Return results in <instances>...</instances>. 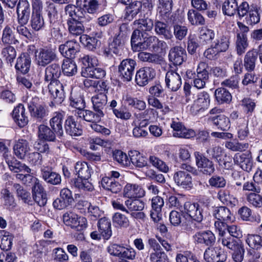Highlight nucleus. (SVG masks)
Returning <instances> with one entry per match:
<instances>
[{"mask_svg": "<svg viewBox=\"0 0 262 262\" xmlns=\"http://www.w3.org/2000/svg\"><path fill=\"white\" fill-rule=\"evenodd\" d=\"M143 11L141 4L138 1H134L126 8L125 18L128 20H132L137 15Z\"/></svg>", "mask_w": 262, "mask_h": 262, "instance_id": "nucleus-53", "label": "nucleus"}, {"mask_svg": "<svg viewBox=\"0 0 262 262\" xmlns=\"http://www.w3.org/2000/svg\"><path fill=\"white\" fill-rule=\"evenodd\" d=\"M192 240L195 245L205 246L208 248L215 244L216 237L211 231L202 230L195 232L193 235Z\"/></svg>", "mask_w": 262, "mask_h": 262, "instance_id": "nucleus-6", "label": "nucleus"}, {"mask_svg": "<svg viewBox=\"0 0 262 262\" xmlns=\"http://www.w3.org/2000/svg\"><path fill=\"white\" fill-rule=\"evenodd\" d=\"M136 62L131 58L123 59L119 66L118 70L124 81H129L134 74Z\"/></svg>", "mask_w": 262, "mask_h": 262, "instance_id": "nucleus-9", "label": "nucleus"}, {"mask_svg": "<svg viewBox=\"0 0 262 262\" xmlns=\"http://www.w3.org/2000/svg\"><path fill=\"white\" fill-rule=\"evenodd\" d=\"M144 190L136 184H127L123 189V195L128 199L140 198L144 195Z\"/></svg>", "mask_w": 262, "mask_h": 262, "instance_id": "nucleus-27", "label": "nucleus"}, {"mask_svg": "<svg viewBox=\"0 0 262 262\" xmlns=\"http://www.w3.org/2000/svg\"><path fill=\"white\" fill-rule=\"evenodd\" d=\"M131 46L134 52H140L145 50H151L158 51L160 49H162L166 46V42L163 40H160L156 36L143 34L141 37H139V33L135 32L133 40H130Z\"/></svg>", "mask_w": 262, "mask_h": 262, "instance_id": "nucleus-2", "label": "nucleus"}, {"mask_svg": "<svg viewBox=\"0 0 262 262\" xmlns=\"http://www.w3.org/2000/svg\"><path fill=\"white\" fill-rule=\"evenodd\" d=\"M102 187L112 193H117L122 189L121 185L110 177H104L101 180Z\"/></svg>", "mask_w": 262, "mask_h": 262, "instance_id": "nucleus-45", "label": "nucleus"}, {"mask_svg": "<svg viewBox=\"0 0 262 262\" xmlns=\"http://www.w3.org/2000/svg\"><path fill=\"white\" fill-rule=\"evenodd\" d=\"M248 46L246 34L237 33L236 40V49L237 54L241 55L245 53Z\"/></svg>", "mask_w": 262, "mask_h": 262, "instance_id": "nucleus-59", "label": "nucleus"}, {"mask_svg": "<svg viewBox=\"0 0 262 262\" xmlns=\"http://www.w3.org/2000/svg\"><path fill=\"white\" fill-rule=\"evenodd\" d=\"M76 174L79 178L89 179L91 178L92 169L85 162H77L75 166Z\"/></svg>", "mask_w": 262, "mask_h": 262, "instance_id": "nucleus-47", "label": "nucleus"}, {"mask_svg": "<svg viewBox=\"0 0 262 262\" xmlns=\"http://www.w3.org/2000/svg\"><path fill=\"white\" fill-rule=\"evenodd\" d=\"M70 105L78 111L82 110L85 107V103L83 96L78 94L71 93L70 98Z\"/></svg>", "mask_w": 262, "mask_h": 262, "instance_id": "nucleus-63", "label": "nucleus"}, {"mask_svg": "<svg viewBox=\"0 0 262 262\" xmlns=\"http://www.w3.org/2000/svg\"><path fill=\"white\" fill-rule=\"evenodd\" d=\"M168 58L173 65L180 66L186 60V50L181 46H175L169 50Z\"/></svg>", "mask_w": 262, "mask_h": 262, "instance_id": "nucleus-16", "label": "nucleus"}, {"mask_svg": "<svg viewBox=\"0 0 262 262\" xmlns=\"http://www.w3.org/2000/svg\"><path fill=\"white\" fill-rule=\"evenodd\" d=\"M219 228V241L221 242L223 246L226 247L230 250L235 249L236 246L239 244L238 241L230 235H226L225 232V228L223 226Z\"/></svg>", "mask_w": 262, "mask_h": 262, "instance_id": "nucleus-32", "label": "nucleus"}, {"mask_svg": "<svg viewBox=\"0 0 262 262\" xmlns=\"http://www.w3.org/2000/svg\"><path fill=\"white\" fill-rule=\"evenodd\" d=\"M134 24L137 27V29L133 31L131 40H133L135 32H138L139 37H141L143 34H145V35H147V32L151 31L154 26L153 21L148 18L136 20L134 22Z\"/></svg>", "mask_w": 262, "mask_h": 262, "instance_id": "nucleus-22", "label": "nucleus"}, {"mask_svg": "<svg viewBox=\"0 0 262 262\" xmlns=\"http://www.w3.org/2000/svg\"><path fill=\"white\" fill-rule=\"evenodd\" d=\"M91 101L95 112H98L99 116H104V108L107 102L106 93L100 92L94 95L91 98Z\"/></svg>", "mask_w": 262, "mask_h": 262, "instance_id": "nucleus-18", "label": "nucleus"}, {"mask_svg": "<svg viewBox=\"0 0 262 262\" xmlns=\"http://www.w3.org/2000/svg\"><path fill=\"white\" fill-rule=\"evenodd\" d=\"M210 104V96L205 91L197 95L196 99L194 100L190 107V112L193 115H196L200 112L207 109Z\"/></svg>", "mask_w": 262, "mask_h": 262, "instance_id": "nucleus-10", "label": "nucleus"}, {"mask_svg": "<svg viewBox=\"0 0 262 262\" xmlns=\"http://www.w3.org/2000/svg\"><path fill=\"white\" fill-rule=\"evenodd\" d=\"M233 161L243 170L247 172H250L253 166L251 153L248 151L244 153L235 154L233 157Z\"/></svg>", "mask_w": 262, "mask_h": 262, "instance_id": "nucleus-12", "label": "nucleus"}, {"mask_svg": "<svg viewBox=\"0 0 262 262\" xmlns=\"http://www.w3.org/2000/svg\"><path fill=\"white\" fill-rule=\"evenodd\" d=\"M35 57L37 64L45 67L57 59L56 50L50 46L40 48L35 51Z\"/></svg>", "mask_w": 262, "mask_h": 262, "instance_id": "nucleus-4", "label": "nucleus"}, {"mask_svg": "<svg viewBox=\"0 0 262 262\" xmlns=\"http://www.w3.org/2000/svg\"><path fill=\"white\" fill-rule=\"evenodd\" d=\"M13 189L16 191L17 196L20 198L26 204L32 205L33 201L32 200L30 193L25 189L24 187L19 184L14 183L13 185Z\"/></svg>", "mask_w": 262, "mask_h": 262, "instance_id": "nucleus-48", "label": "nucleus"}, {"mask_svg": "<svg viewBox=\"0 0 262 262\" xmlns=\"http://www.w3.org/2000/svg\"><path fill=\"white\" fill-rule=\"evenodd\" d=\"M130 161L137 167L142 168L147 165V158L139 151H130Z\"/></svg>", "mask_w": 262, "mask_h": 262, "instance_id": "nucleus-52", "label": "nucleus"}, {"mask_svg": "<svg viewBox=\"0 0 262 262\" xmlns=\"http://www.w3.org/2000/svg\"><path fill=\"white\" fill-rule=\"evenodd\" d=\"M1 194L6 208L10 211L13 210L17 205L14 195L7 188L2 189Z\"/></svg>", "mask_w": 262, "mask_h": 262, "instance_id": "nucleus-43", "label": "nucleus"}, {"mask_svg": "<svg viewBox=\"0 0 262 262\" xmlns=\"http://www.w3.org/2000/svg\"><path fill=\"white\" fill-rule=\"evenodd\" d=\"M64 129L67 134L71 136H79L82 133L81 125L72 116H68L66 119L64 123Z\"/></svg>", "mask_w": 262, "mask_h": 262, "instance_id": "nucleus-24", "label": "nucleus"}, {"mask_svg": "<svg viewBox=\"0 0 262 262\" xmlns=\"http://www.w3.org/2000/svg\"><path fill=\"white\" fill-rule=\"evenodd\" d=\"M189 22L194 26L203 25L205 20L203 15L195 10H189L187 13Z\"/></svg>", "mask_w": 262, "mask_h": 262, "instance_id": "nucleus-58", "label": "nucleus"}, {"mask_svg": "<svg viewBox=\"0 0 262 262\" xmlns=\"http://www.w3.org/2000/svg\"><path fill=\"white\" fill-rule=\"evenodd\" d=\"M64 116L63 112H55L49 121L51 127L59 137H62L63 134L62 121Z\"/></svg>", "mask_w": 262, "mask_h": 262, "instance_id": "nucleus-26", "label": "nucleus"}, {"mask_svg": "<svg viewBox=\"0 0 262 262\" xmlns=\"http://www.w3.org/2000/svg\"><path fill=\"white\" fill-rule=\"evenodd\" d=\"M56 133L47 125L41 124L38 127L37 135L39 140L48 142L56 140Z\"/></svg>", "mask_w": 262, "mask_h": 262, "instance_id": "nucleus-33", "label": "nucleus"}, {"mask_svg": "<svg viewBox=\"0 0 262 262\" xmlns=\"http://www.w3.org/2000/svg\"><path fill=\"white\" fill-rule=\"evenodd\" d=\"M59 51L67 59H72L79 51V44L74 40H69L59 46Z\"/></svg>", "mask_w": 262, "mask_h": 262, "instance_id": "nucleus-19", "label": "nucleus"}, {"mask_svg": "<svg viewBox=\"0 0 262 262\" xmlns=\"http://www.w3.org/2000/svg\"><path fill=\"white\" fill-rule=\"evenodd\" d=\"M213 216L217 220L214 222V227L217 223H229L234 221L230 209L225 206L215 207L212 212Z\"/></svg>", "mask_w": 262, "mask_h": 262, "instance_id": "nucleus-14", "label": "nucleus"}, {"mask_svg": "<svg viewBox=\"0 0 262 262\" xmlns=\"http://www.w3.org/2000/svg\"><path fill=\"white\" fill-rule=\"evenodd\" d=\"M13 150L15 156L19 159H24L30 150L29 142L26 140L20 139L16 141Z\"/></svg>", "mask_w": 262, "mask_h": 262, "instance_id": "nucleus-37", "label": "nucleus"}, {"mask_svg": "<svg viewBox=\"0 0 262 262\" xmlns=\"http://www.w3.org/2000/svg\"><path fill=\"white\" fill-rule=\"evenodd\" d=\"M89 179L78 178L71 180V184L80 191H92L94 187L91 183L88 181Z\"/></svg>", "mask_w": 262, "mask_h": 262, "instance_id": "nucleus-54", "label": "nucleus"}, {"mask_svg": "<svg viewBox=\"0 0 262 262\" xmlns=\"http://www.w3.org/2000/svg\"><path fill=\"white\" fill-rule=\"evenodd\" d=\"M195 162L199 171L206 176H211L215 171L213 162L203 154L199 151L194 152Z\"/></svg>", "mask_w": 262, "mask_h": 262, "instance_id": "nucleus-5", "label": "nucleus"}, {"mask_svg": "<svg viewBox=\"0 0 262 262\" xmlns=\"http://www.w3.org/2000/svg\"><path fill=\"white\" fill-rule=\"evenodd\" d=\"M39 103L38 97H32L28 99V107L31 117L38 121H41L48 116L49 111L46 104Z\"/></svg>", "mask_w": 262, "mask_h": 262, "instance_id": "nucleus-3", "label": "nucleus"}, {"mask_svg": "<svg viewBox=\"0 0 262 262\" xmlns=\"http://www.w3.org/2000/svg\"><path fill=\"white\" fill-rule=\"evenodd\" d=\"M31 62L30 56L27 53H23L17 59L15 68L22 74H26L29 71Z\"/></svg>", "mask_w": 262, "mask_h": 262, "instance_id": "nucleus-36", "label": "nucleus"}, {"mask_svg": "<svg viewBox=\"0 0 262 262\" xmlns=\"http://www.w3.org/2000/svg\"><path fill=\"white\" fill-rule=\"evenodd\" d=\"M61 75L60 66L57 63H52L48 66L45 70V80L52 82L53 81H59L58 78Z\"/></svg>", "mask_w": 262, "mask_h": 262, "instance_id": "nucleus-35", "label": "nucleus"}, {"mask_svg": "<svg viewBox=\"0 0 262 262\" xmlns=\"http://www.w3.org/2000/svg\"><path fill=\"white\" fill-rule=\"evenodd\" d=\"M239 0H225L222 6L224 15L233 16L236 12L240 19L245 18L246 24L253 26L257 24L260 19V8L256 4L250 5L247 1H243L238 5Z\"/></svg>", "mask_w": 262, "mask_h": 262, "instance_id": "nucleus-1", "label": "nucleus"}, {"mask_svg": "<svg viewBox=\"0 0 262 262\" xmlns=\"http://www.w3.org/2000/svg\"><path fill=\"white\" fill-rule=\"evenodd\" d=\"M64 10L66 14L70 17V19L84 24L89 20V17H86L88 16L86 12L82 8L68 5L65 7Z\"/></svg>", "mask_w": 262, "mask_h": 262, "instance_id": "nucleus-13", "label": "nucleus"}, {"mask_svg": "<svg viewBox=\"0 0 262 262\" xmlns=\"http://www.w3.org/2000/svg\"><path fill=\"white\" fill-rule=\"evenodd\" d=\"M210 120L217 128L225 131L230 127L229 119L224 115H219L211 117Z\"/></svg>", "mask_w": 262, "mask_h": 262, "instance_id": "nucleus-46", "label": "nucleus"}, {"mask_svg": "<svg viewBox=\"0 0 262 262\" xmlns=\"http://www.w3.org/2000/svg\"><path fill=\"white\" fill-rule=\"evenodd\" d=\"M13 237L12 235L5 230L0 231V248L5 251L11 248Z\"/></svg>", "mask_w": 262, "mask_h": 262, "instance_id": "nucleus-56", "label": "nucleus"}, {"mask_svg": "<svg viewBox=\"0 0 262 262\" xmlns=\"http://www.w3.org/2000/svg\"><path fill=\"white\" fill-rule=\"evenodd\" d=\"M246 243L252 250L260 249L262 247V237L257 234H248Z\"/></svg>", "mask_w": 262, "mask_h": 262, "instance_id": "nucleus-64", "label": "nucleus"}, {"mask_svg": "<svg viewBox=\"0 0 262 262\" xmlns=\"http://www.w3.org/2000/svg\"><path fill=\"white\" fill-rule=\"evenodd\" d=\"M61 67L63 74L68 76H72L77 72L75 62L71 59H64Z\"/></svg>", "mask_w": 262, "mask_h": 262, "instance_id": "nucleus-57", "label": "nucleus"}, {"mask_svg": "<svg viewBox=\"0 0 262 262\" xmlns=\"http://www.w3.org/2000/svg\"><path fill=\"white\" fill-rule=\"evenodd\" d=\"M156 75L155 70L149 67H144L136 72L135 81L141 86L146 85L149 81L155 78Z\"/></svg>", "mask_w": 262, "mask_h": 262, "instance_id": "nucleus-11", "label": "nucleus"}, {"mask_svg": "<svg viewBox=\"0 0 262 262\" xmlns=\"http://www.w3.org/2000/svg\"><path fill=\"white\" fill-rule=\"evenodd\" d=\"M204 258L207 262H224L226 256L221 248L213 246L206 249Z\"/></svg>", "mask_w": 262, "mask_h": 262, "instance_id": "nucleus-15", "label": "nucleus"}, {"mask_svg": "<svg viewBox=\"0 0 262 262\" xmlns=\"http://www.w3.org/2000/svg\"><path fill=\"white\" fill-rule=\"evenodd\" d=\"M69 32L73 36H82L84 32V23L69 18L67 20Z\"/></svg>", "mask_w": 262, "mask_h": 262, "instance_id": "nucleus-41", "label": "nucleus"}, {"mask_svg": "<svg viewBox=\"0 0 262 262\" xmlns=\"http://www.w3.org/2000/svg\"><path fill=\"white\" fill-rule=\"evenodd\" d=\"M184 212L193 220L198 223H201L203 219L202 209L198 203L186 202L184 205Z\"/></svg>", "mask_w": 262, "mask_h": 262, "instance_id": "nucleus-20", "label": "nucleus"}, {"mask_svg": "<svg viewBox=\"0 0 262 262\" xmlns=\"http://www.w3.org/2000/svg\"><path fill=\"white\" fill-rule=\"evenodd\" d=\"M123 45V42L120 35H116L113 40L108 45V48L104 50V54L106 57L112 55V53L118 55L120 53Z\"/></svg>", "mask_w": 262, "mask_h": 262, "instance_id": "nucleus-34", "label": "nucleus"}, {"mask_svg": "<svg viewBox=\"0 0 262 262\" xmlns=\"http://www.w3.org/2000/svg\"><path fill=\"white\" fill-rule=\"evenodd\" d=\"M49 92L53 101L50 104V106L54 105V103L61 104L64 100L66 96L63 84L59 81H53L48 84Z\"/></svg>", "mask_w": 262, "mask_h": 262, "instance_id": "nucleus-7", "label": "nucleus"}, {"mask_svg": "<svg viewBox=\"0 0 262 262\" xmlns=\"http://www.w3.org/2000/svg\"><path fill=\"white\" fill-rule=\"evenodd\" d=\"M155 31L157 34L162 35L165 39H171L173 34L168 26L160 20H156L155 23Z\"/></svg>", "mask_w": 262, "mask_h": 262, "instance_id": "nucleus-44", "label": "nucleus"}, {"mask_svg": "<svg viewBox=\"0 0 262 262\" xmlns=\"http://www.w3.org/2000/svg\"><path fill=\"white\" fill-rule=\"evenodd\" d=\"M12 117L20 127L25 126L28 123V118L26 115L25 108L21 104H18L14 108Z\"/></svg>", "mask_w": 262, "mask_h": 262, "instance_id": "nucleus-28", "label": "nucleus"}, {"mask_svg": "<svg viewBox=\"0 0 262 262\" xmlns=\"http://www.w3.org/2000/svg\"><path fill=\"white\" fill-rule=\"evenodd\" d=\"M258 56V48L248 51L244 58V67L248 72L254 71Z\"/></svg>", "mask_w": 262, "mask_h": 262, "instance_id": "nucleus-25", "label": "nucleus"}, {"mask_svg": "<svg viewBox=\"0 0 262 262\" xmlns=\"http://www.w3.org/2000/svg\"><path fill=\"white\" fill-rule=\"evenodd\" d=\"M214 96L216 100L220 104L229 103L232 100L231 93L224 88H219L215 90Z\"/></svg>", "mask_w": 262, "mask_h": 262, "instance_id": "nucleus-55", "label": "nucleus"}, {"mask_svg": "<svg viewBox=\"0 0 262 262\" xmlns=\"http://www.w3.org/2000/svg\"><path fill=\"white\" fill-rule=\"evenodd\" d=\"M165 83L168 89L172 91H177L180 88L182 84L181 77L176 71H169L166 74Z\"/></svg>", "mask_w": 262, "mask_h": 262, "instance_id": "nucleus-23", "label": "nucleus"}, {"mask_svg": "<svg viewBox=\"0 0 262 262\" xmlns=\"http://www.w3.org/2000/svg\"><path fill=\"white\" fill-rule=\"evenodd\" d=\"M77 7L83 9L86 13L94 14L99 9V4L97 0H76Z\"/></svg>", "mask_w": 262, "mask_h": 262, "instance_id": "nucleus-38", "label": "nucleus"}, {"mask_svg": "<svg viewBox=\"0 0 262 262\" xmlns=\"http://www.w3.org/2000/svg\"><path fill=\"white\" fill-rule=\"evenodd\" d=\"M220 225L224 226L225 228V232L226 235H230L231 237L236 238L242 237V231L237 226L234 225H229L228 223H217L215 224V230L217 232H219V228L221 227Z\"/></svg>", "mask_w": 262, "mask_h": 262, "instance_id": "nucleus-42", "label": "nucleus"}, {"mask_svg": "<svg viewBox=\"0 0 262 262\" xmlns=\"http://www.w3.org/2000/svg\"><path fill=\"white\" fill-rule=\"evenodd\" d=\"M230 43V37L228 33H221L214 41L213 45L221 53L225 52L229 49Z\"/></svg>", "mask_w": 262, "mask_h": 262, "instance_id": "nucleus-30", "label": "nucleus"}, {"mask_svg": "<svg viewBox=\"0 0 262 262\" xmlns=\"http://www.w3.org/2000/svg\"><path fill=\"white\" fill-rule=\"evenodd\" d=\"M99 232L105 239H108L112 236L111 223L106 217L100 219L97 224Z\"/></svg>", "mask_w": 262, "mask_h": 262, "instance_id": "nucleus-39", "label": "nucleus"}, {"mask_svg": "<svg viewBox=\"0 0 262 262\" xmlns=\"http://www.w3.org/2000/svg\"><path fill=\"white\" fill-rule=\"evenodd\" d=\"M30 25L32 29L35 31H38L44 27V19L39 11L33 12L31 17Z\"/></svg>", "mask_w": 262, "mask_h": 262, "instance_id": "nucleus-50", "label": "nucleus"}, {"mask_svg": "<svg viewBox=\"0 0 262 262\" xmlns=\"http://www.w3.org/2000/svg\"><path fill=\"white\" fill-rule=\"evenodd\" d=\"M159 13L163 17H168L171 14L172 8V0H159Z\"/></svg>", "mask_w": 262, "mask_h": 262, "instance_id": "nucleus-62", "label": "nucleus"}, {"mask_svg": "<svg viewBox=\"0 0 262 262\" xmlns=\"http://www.w3.org/2000/svg\"><path fill=\"white\" fill-rule=\"evenodd\" d=\"M206 66L205 62H200L196 69V73L194 74L192 84L198 89L204 88L209 80V73L206 70Z\"/></svg>", "mask_w": 262, "mask_h": 262, "instance_id": "nucleus-8", "label": "nucleus"}, {"mask_svg": "<svg viewBox=\"0 0 262 262\" xmlns=\"http://www.w3.org/2000/svg\"><path fill=\"white\" fill-rule=\"evenodd\" d=\"M236 130L237 137L239 140L246 139L249 134L247 122L243 119H239L237 122Z\"/></svg>", "mask_w": 262, "mask_h": 262, "instance_id": "nucleus-60", "label": "nucleus"}, {"mask_svg": "<svg viewBox=\"0 0 262 262\" xmlns=\"http://www.w3.org/2000/svg\"><path fill=\"white\" fill-rule=\"evenodd\" d=\"M16 12L18 24H27L31 12L29 2L27 0H19Z\"/></svg>", "mask_w": 262, "mask_h": 262, "instance_id": "nucleus-17", "label": "nucleus"}, {"mask_svg": "<svg viewBox=\"0 0 262 262\" xmlns=\"http://www.w3.org/2000/svg\"><path fill=\"white\" fill-rule=\"evenodd\" d=\"M139 52L138 57L140 60L155 64L160 63L161 60L158 55L143 51H140Z\"/></svg>", "mask_w": 262, "mask_h": 262, "instance_id": "nucleus-61", "label": "nucleus"}, {"mask_svg": "<svg viewBox=\"0 0 262 262\" xmlns=\"http://www.w3.org/2000/svg\"><path fill=\"white\" fill-rule=\"evenodd\" d=\"M173 179L177 185L183 188L190 189L193 187L192 177L186 171L179 170L176 172Z\"/></svg>", "mask_w": 262, "mask_h": 262, "instance_id": "nucleus-21", "label": "nucleus"}, {"mask_svg": "<svg viewBox=\"0 0 262 262\" xmlns=\"http://www.w3.org/2000/svg\"><path fill=\"white\" fill-rule=\"evenodd\" d=\"M81 75L85 78L102 79L105 76L106 72L103 69L94 66L81 68Z\"/></svg>", "mask_w": 262, "mask_h": 262, "instance_id": "nucleus-31", "label": "nucleus"}, {"mask_svg": "<svg viewBox=\"0 0 262 262\" xmlns=\"http://www.w3.org/2000/svg\"><path fill=\"white\" fill-rule=\"evenodd\" d=\"M125 205L129 212L140 211L144 208V202L140 198L128 199L125 201Z\"/></svg>", "mask_w": 262, "mask_h": 262, "instance_id": "nucleus-51", "label": "nucleus"}, {"mask_svg": "<svg viewBox=\"0 0 262 262\" xmlns=\"http://www.w3.org/2000/svg\"><path fill=\"white\" fill-rule=\"evenodd\" d=\"M41 174L43 180L48 184L57 185L60 184L61 181L60 175L52 171L47 167L41 169Z\"/></svg>", "mask_w": 262, "mask_h": 262, "instance_id": "nucleus-29", "label": "nucleus"}, {"mask_svg": "<svg viewBox=\"0 0 262 262\" xmlns=\"http://www.w3.org/2000/svg\"><path fill=\"white\" fill-rule=\"evenodd\" d=\"M80 41L89 50L95 51L98 49L101 45L100 41L96 37H91L83 34L80 36Z\"/></svg>", "mask_w": 262, "mask_h": 262, "instance_id": "nucleus-40", "label": "nucleus"}, {"mask_svg": "<svg viewBox=\"0 0 262 262\" xmlns=\"http://www.w3.org/2000/svg\"><path fill=\"white\" fill-rule=\"evenodd\" d=\"M206 152L209 156L215 159L220 165H222L223 162L225 165L223 157H226V155H224V150L221 147L219 146H213L207 149Z\"/></svg>", "mask_w": 262, "mask_h": 262, "instance_id": "nucleus-49", "label": "nucleus"}]
</instances>
